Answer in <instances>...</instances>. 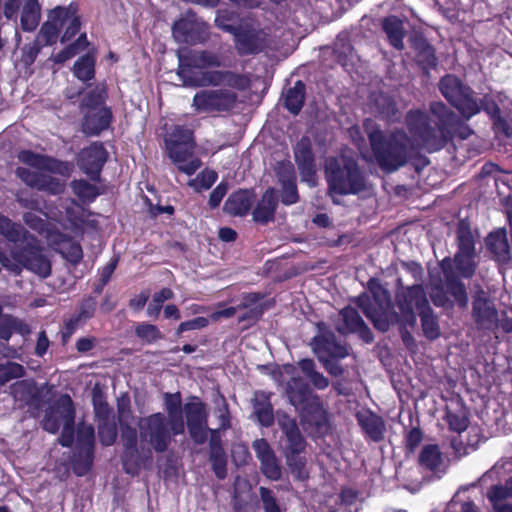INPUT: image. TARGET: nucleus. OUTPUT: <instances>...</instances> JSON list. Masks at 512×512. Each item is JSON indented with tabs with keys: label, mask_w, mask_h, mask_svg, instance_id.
I'll list each match as a JSON object with an SVG mask.
<instances>
[{
	"label": "nucleus",
	"mask_w": 512,
	"mask_h": 512,
	"mask_svg": "<svg viewBox=\"0 0 512 512\" xmlns=\"http://www.w3.org/2000/svg\"><path fill=\"white\" fill-rule=\"evenodd\" d=\"M445 288L453 303L458 304L460 307L467 306L468 296L465 285L462 282L454 277L446 276Z\"/></svg>",
	"instance_id": "40"
},
{
	"label": "nucleus",
	"mask_w": 512,
	"mask_h": 512,
	"mask_svg": "<svg viewBox=\"0 0 512 512\" xmlns=\"http://www.w3.org/2000/svg\"><path fill=\"white\" fill-rule=\"evenodd\" d=\"M325 169L329 190L333 193L357 194L365 188L364 176L350 155L328 158Z\"/></svg>",
	"instance_id": "4"
},
{
	"label": "nucleus",
	"mask_w": 512,
	"mask_h": 512,
	"mask_svg": "<svg viewBox=\"0 0 512 512\" xmlns=\"http://www.w3.org/2000/svg\"><path fill=\"white\" fill-rule=\"evenodd\" d=\"M231 89H203L198 91L192 100V108L198 114L226 112L237 103V94Z\"/></svg>",
	"instance_id": "12"
},
{
	"label": "nucleus",
	"mask_w": 512,
	"mask_h": 512,
	"mask_svg": "<svg viewBox=\"0 0 512 512\" xmlns=\"http://www.w3.org/2000/svg\"><path fill=\"white\" fill-rule=\"evenodd\" d=\"M376 105L383 116L391 120L396 119L397 110L395 103L389 97L380 95L376 100Z\"/></svg>",
	"instance_id": "57"
},
{
	"label": "nucleus",
	"mask_w": 512,
	"mask_h": 512,
	"mask_svg": "<svg viewBox=\"0 0 512 512\" xmlns=\"http://www.w3.org/2000/svg\"><path fill=\"white\" fill-rule=\"evenodd\" d=\"M65 17H67L66 7H55L48 16L47 22H45L39 33L38 41L42 45H52L56 43L59 32L65 25Z\"/></svg>",
	"instance_id": "22"
},
{
	"label": "nucleus",
	"mask_w": 512,
	"mask_h": 512,
	"mask_svg": "<svg viewBox=\"0 0 512 512\" xmlns=\"http://www.w3.org/2000/svg\"><path fill=\"white\" fill-rule=\"evenodd\" d=\"M369 302L370 299L368 295H361L357 300L358 306L362 309L366 317L374 323V326L380 331H387L389 328L387 319L388 310L372 309V304Z\"/></svg>",
	"instance_id": "34"
},
{
	"label": "nucleus",
	"mask_w": 512,
	"mask_h": 512,
	"mask_svg": "<svg viewBox=\"0 0 512 512\" xmlns=\"http://www.w3.org/2000/svg\"><path fill=\"white\" fill-rule=\"evenodd\" d=\"M420 464L427 469H436L441 463V453L436 445H426L423 447L420 456Z\"/></svg>",
	"instance_id": "48"
},
{
	"label": "nucleus",
	"mask_w": 512,
	"mask_h": 512,
	"mask_svg": "<svg viewBox=\"0 0 512 512\" xmlns=\"http://www.w3.org/2000/svg\"><path fill=\"white\" fill-rule=\"evenodd\" d=\"M135 334L137 335V337L146 341L147 343H153L158 339L163 338L162 333L155 325L145 322L136 325Z\"/></svg>",
	"instance_id": "53"
},
{
	"label": "nucleus",
	"mask_w": 512,
	"mask_h": 512,
	"mask_svg": "<svg viewBox=\"0 0 512 512\" xmlns=\"http://www.w3.org/2000/svg\"><path fill=\"white\" fill-rule=\"evenodd\" d=\"M356 417L359 425L372 441L379 442L384 439L386 427L380 416L367 410L358 412Z\"/></svg>",
	"instance_id": "24"
},
{
	"label": "nucleus",
	"mask_w": 512,
	"mask_h": 512,
	"mask_svg": "<svg viewBox=\"0 0 512 512\" xmlns=\"http://www.w3.org/2000/svg\"><path fill=\"white\" fill-rule=\"evenodd\" d=\"M95 432L92 425L81 424L77 430V449L79 455L84 457V465H74L78 475H83L90 467L93 458Z\"/></svg>",
	"instance_id": "21"
},
{
	"label": "nucleus",
	"mask_w": 512,
	"mask_h": 512,
	"mask_svg": "<svg viewBox=\"0 0 512 512\" xmlns=\"http://www.w3.org/2000/svg\"><path fill=\"white\" fill-rule=\"evenodd\" d=\"M397 307L400 311V320L403 324L414 326L416 323V314L429 306L426 293L421 285H413L401 289L396 296Z\"/></svg>",
	"instance_id": "13"
},
{
	"label": "nucleus",
	"mask_w": 512,
	"mask_h": 512,
	"mask_svg": "<svg viewBox=\"0 0 512 512\" xmlns=\"http://www.w3.org/2000/svg\"><path fill=\"white\" fill-rule=\"evenodd\" d=\"M169 158L177 168L187 174H194L200 167L201 161L194 155V141L191 130L176 126L165 139Z\"/></svg>",
	"instance_id": "6"
},
{
	"label": "nucleus",
	"mask_w": 512,
	"mask_h": 512,
	"mask_svg": "<svg viewBox=\"0 0 512 512\" xmlns=\"http://www.w3.org/2000/svg\"><path fill=\"white\" fill-rule=\"evenodd\" d=\"M208 324H209V320L207 318L197 317L195 319L182 322L178 326L177 333L181 334V333H183L185 331H189V330L202 329V328L208 326Z\"/></svg>",
	"instance_id": "62"
},
{
	"label": "nucleus",
	"mask_w": 512,
	"mask_h": 512,
	"mask_svg": "<svg viewBox=\"0 0 512 512\" xmlns=\"http://www.w3.org/2000/svg\"><path fill=\"white\" fill-rule=\"evenodd\" d=\"M58 251L64 258L74 264L78 263L83 257L80 244L70 240L60 243Z\"/></svg>",
	"instance_id": "50"
},
{
	"label": "nucleus",
	"mask_w": 512,
	"mask_h": 512,
	"mask_svg": "<svg viewBox=\"0 0 512 512\" xmlns=\"http://www.w3.org/2000/svg\"><path fill=\"white\" fill-rule=\"evenodd\" d=\"M74 416L71 398L68 395H62L46 410L42 420L43 429L54 434L62 427L59 442L68 447L73 442Z\"/></svg>",
	"instance_id": "8"
},
{
	"label": "nucleus",
	"mask_w": 512,
	"mask_h": 512,
	"mask_svg": "<svg viewBox=\"0 0 512 512\" xmlns=\"http://www.w3.org/2000/svg\"><path fill=\"white\" fill-rule=\"evenodd\" d=\"M181 400L179 394L171 395L166 394L165 406L167 411V420L170 421V426L175 434H183L185 431V422L183 419L182 411L180 409Z\"/></svg>",
	"instance_id": "31"
},
{
	"label": "nucleus",
	"mask_w": 512,
	"mask_h": 512,
	"mask_svg": "<svg viewBox=\"0 0 512 512\" xmlns=\"http://www.w3.org/2000/svg\"><path fill=\"white\" fill-rule=\"evenodd\" d=\"M211 461L215 474L223 479L226 476V458L221 448L212 447Z\"/></svg>",
	"instance_id": "56"
},
{
	"label": "nucleus",
	"mask_w": 512,
	"mask_h": 512,
	"mask_svg": "<svg viewBox=\"0 0 512 512\" xmlns=\"http://www.w3.org/2000/svg\"><path fill=\"white\" fill-rule=\"evenodd\" d=\"M253 203V194L248 190H239L231 194L224 204V211L235 216L248 213Z\"/></svg>",
	"instance_id": "30"
},
{
	"label": "nucleus",
	"mask_w": 512,
	"mask_h": 512,
	"mask_svg": "<svg viewBox=\"0 0 512 512\" xmlns=\"http://www.w3.org/2000/svg\"><path fill=\"white\" fill-rule=\"evenodd\" d=\"M0 234L4 236L7 240L19 244L21 246H26V240L35 239L32 235H30L25 229L19 225L12 223L9 218L2 215L0 213Z\"/></svg>",
	"instance_id": "32"
},
{
	"label": "nucleus",
	"mask_w": 512,
	"mask_h": 512,
	"mask_svg": "<svg viewBox=\"0 0 512 512\" xmlns=\"http://www.w3.org/2000/svg\"><path fill=\"white\" fill-rule=\"evenodd\" d=\"M369 291L373 296L375 307L372 309L389 310L391 298L389 292L383 288L377 280H370L368 283Z\"/></svg>",
	"instance_id": "43"
},
{
	"label": "nucleus",
	"mask_w": 512,
	"mask_h": 512,
	"mask_svg": "<svg viewBox=\"0 0 512 512\" xmlns=\"http://www.w3.org/2000/svg\"><path fill=\"white\" fill-rule=\"evenodd\" d=\"M40 21V6L37 0H26L21 13V27L24 31H33Z\"/></svg>",
	"instance_id": "37"
},
{
	"label": "nucleus",
	"mask_w": 512,
	"mask_h": 512,
	"mask_svg": "<svg viewBox=\"0 0 512 512\" xmlns=\"http://www.w3.org/2000/svg\"><path fill=\"white\" fill-rule=\"evenodd\" d=\"M279 180L282 183V202L291 205L298 201V193L295 182L294 169L291 163H283L278 171Z\"/></svg>",
	"instance_id": "27"
},
{
	"label": "nucleus",
	"mask_w": 512,
	"mask_h": 512,
	"mask_svg": "<svg viewBox=\"0 0 512 512\" xmlns=\"http://www.w3.org/2000/svg\"><path fill=\"white\" fill-rule=\"evenodd\" d=\"M221 66L220 57L208 51H192L188 55L179 56L177 74L184 86H228L234 90H244L249 86V79L232 71H206L196 72L194 69Z\"/></svg>",
	"instance_id": "2"
},
{
	"label": "nucleus",
	"mask_w": 512,
	"mask_h": 512,
	"mask_svg": "<svg viewBox=\"0 0 512 512\" xmlns=\"http://www.w3.org/2000/svg\"><path fill=\"white\" fill-rule=\"evenodd\" d=\"M107 151L102 143L94 142L88 148L83 149L78 158V165L85 174L94 179L107 160Z\"/></svg>",
	"instance_id": "18"
},
{
	"label": "nucleus",
	"mask_w": 512,
	"mask_h": 512,
	"mask_svg": "<svg viewBox=\"0 0 512 512\" xmlns=\"http://www.w3.org/2000/svg\"><path fill=\"white\" fill-rule=\"evenodd\" d=\"M173 37L181 43L196 44L206 40L207 24L189 11L176 21L172 28Z\"/></svg>",
	"instance_id": "15"
},
{
	"label": "nucleus",
	"mask_w": 512,
	"mask_h": 512,
	"mask_svg": "<svg viewBox=\"0 0 512 512\" xmlns=\"http://www.w3.org/2000/svg\"><path fill=\"white\" fill-rule=\"evenodd\" d=\"M266 34L254 29L235 33L236 48L241 54L258 52L264 47Z\"/></svg>",
	"instance_id": "26"
},
{
	"label": "nucleus",
	"mask_w": 512,
	"mask_h": 512,
	"mask_svg": "<svg viewBox=\"0 0 512 512\" xmlns=\"http://www.w3.org/2000/svg\"><path fill=\"white\" fill-rule=\"evenodd\" d=\"M256 301H257V296L256 295H252V294L248 295L245 298V301L243 303H241L240 305H238L237 307H228V308H225V309L214 311L210 315V318L214 322H218L222 318H225V319L231 318V317H233L236 314V312L238 310L246 309V308H248L250 306L251 303H255Z\"/></svg>",
	"instance_id": "51"
},
{
	"label": "nucleus",
	"mask_w": 512,
	"mask_h": 512,
	"mask_svg": "<svg viewBox=\"0 0 512 512\" xmlns=\"http://www.w3.org/2000/svg\"><path fill=\"white\" fill-rule=\"evenodd\" d=\"M305 85L297 81L294 87L290 88L285 96V106L293 114H297L304 103Z\"/></svg>",
	"instance_id": "39"
},
{
	"label": "nucleus",
	"mask_w": 512,
	"mask_h": 512,
	"mask_svg": "<svg viewBox=\"0 0 512 512\" xmlns=\"http://www.w3.org/2000/svg\"><path fill=\"white\" fill-rule=\"evenodd\" d=\"M472 319L480 331L493 332L498 327V311L488 294L480 289L472 301Z\"/></svg>",
	"instance_id": "14"
},
{
	"label": "nucleus",
	"mask_w": 512,
	"mask_h": 512,
	"mask_svg": "<svg viewBox=\"0 0 512 512\" xmlns=\"http://www.w3.org/2000/svg\"><path fill=\"white\" fill-rule=\"evenodd\" d=\"M64 26H66V29L61 39L62 42L69 41L79 32L80 20L75 16V12L70 8H67V17H65Z\"/></svg>",
	"instance_id": "55"
},
{
	"label": "nucleus",
	"mask_w": 512,
	"mask_h": 512,
	"mask_svg": "<svg viewBox=\"0 0 512 512\" xmlns=\"http://www.w3.org/2000/svg\"><path fill=\"white\" fill-rule=\"evenodd\" d=\"M458 252L476 253L472 231L463 222L460 223L457 231Z\"/></svg>",
	"instance_id": "47"
},
{
	"label": "nucleus",
	"mask_w": 512,
	"mask_h": 512,
	"mask_svg": "<svg viewBox=\"0 0 512 512\" xmlns=\"http://www.w3.org/2000/svg\"><path fill=\"white\" fill-rule=\"evenodd\" d=\"M260 496L265 512H281L271 490L265 487H260Z\"/></svg>",
	"instance_id": "59"
},
{
	"label": "nucleus",
	"mask_w": 512,
	"mask_h": 512,
	"mask_svg": "<svg viewBox=\"0 0 512 512\" xmlns=\"http://www.w3.org/2000/svg\"><path fill=\"white\" fill-rule=\"evenodd\" d=\"M487 497L496 512H512V477L504 485H494Z\"/></svg>",
	"instance_id": "25"
},
{
	"label": "nucleus",
	"mask_w": 512,
	"mask_h": 512,
	"mask_svg": "<svg viewBox=\"0 0 512 512\" xmlns=\"http://www.w3.org/2000/svg\"><path fill=\"white\" fill-rule=\"evenodd\" d=\"M252 447L257 459L260 461L262 473L271 480H278L281 477L279 461L265 439H256Z\"/></svg>",
	"instance_id": "20"
},
{
	"label": "nucleus",
	"mask_w": 512,
	"mask_h": 512,
	"mask_svg": "<svg viewBox=\"0 0 512 512\" xmlns=\"http://www.w3.org/2000/svg\"><path fill=\"white\" fill-rule=\"evenodd\" d=\"M278 422L288 442L287 464L297 479L304 480L308 477V472L305 469V459L300 454L305 449V440L294 419L284 415Z\"/></svg>",
	"instance_id": "10"
},
{
	"label": "nucleus",
	"mask_w": 512,
	"mask_h": 512,
	"mask_svg": "<svg viewBox=\"0 0 512 512\" xmlns=\"http://www.w3.org/2000/svg\"><path fill=\"white\" fill-rule=\"evenodd\" d=\"M454 264L462 277L470 278L474 275L477 267V254L457 252L454 257Z\"/></svg>",
	"instance_id": "38"
},
{
	"label": "nucleus",
	"mask_w": 512,
	"mask_h": 512,
	"mask_svg": "<svg viewBox=\"0 0 512 512\" xmlns=\"http://www.w3.org/2000/svg\"><path fill=\"white\" fill-rule=\"evenodd\" d=\"M138 429L141 444L149 446L144 451L145 458L150 457L151 449L157 453L165 452L172 442V437L178 435L172 431L170 421L163 413H154L140 418Z\"/></svg>",
	"instance_id": "7"
},
{
	"label": "nucleus",
	"mask_w": 512,
	"mask_h": 512,
	"mask_svg": "<svg viewBox=\"0 0 512 512\" xmlns=\"http://www.w3.org/2000/svg\"><path fill=\"white\" fill-rule=\"evenodd\" d=\"M254 414L263 426H270L273 423V408L269 395L265 392H256L253 399Z\"/></svg>",
	"instance_id": "35"
},
{
	"label": "nucleus",
	"mask_w": 512,
	"mask_h": 512,
	"mask_svg": "<svg viewBox=\"0 0 512 512\" xmlns=\"http://www.w3.org/2000/svg\"><path fill=\"white\" fill-rule=\"evenodd\" d=\"M106 92L103 87H97L87 97L85 105L88 110L83 122V132L87 135H98L108 129L112 121L111 110L103 105Z\"/></svg>",
	"instance_id": "11"
},
{
	"label": "nucleus",
	"mask_w": 512,
	"mask_h": 512,
	"mask_svg": "<svg viewBox=\"0 0 512 512\" xmlns=\"http://www.w3.org/2000/svg\"><path fill=\"white\" fill-rule=\"evenodd\" d=\"M419 316L424 335L430 340L438 338L440 335V326L430 306L426 307L424 310H420Z\"/></svg>",
	"instance_id": "41"
},
{
	"label": "nucleus",
	"mask_w": 512,
	"mask_h": 512,
	"mask_svg": "<svg viewBox=\"0 0 512 512\" xmlns=\"http://www.w3.org/2000/svg\"><path fill=\"white\" fill-rule=\"evenodd\" d=\"M430 111L438 120L435 127L430 126L426 114L421 111H410L407 114L406 122L413 140L400 130L385 136L372 120L364 122L373 154L381 169L387 172L396 171L406 164L416 148L423 147L428 152H433L445 145V130L453 124L455 115L442 102L431 103Z\"/></svg>",
	"instance_id": "1"
},
{
	"label": "nucleus",
	"mask_w": 512,
	"mask_h": 512,
	"mask_svg": "<svg viewBox=\"0 0 512 512\" xmlns=\"http://www.w3.org/2000/svg\"><path fill=\"white\" fill-rule=\"evenodd\" d=\"M335 328L342 334L349 332H361L363 333V338L366 341H370L372 339L364 321L357 310L352 307H346L338 313V320L335 323Z\"/></svg>",
	"instance_id": "23"
},
{
	"label": "nucleus",
	"mask_w": 512,
	"mask_h": 512,
	"mask_svg": "<svg viewBox=\"0 0 512 512\" xmlns=\"http://www.w3.org/2000/svg\"><path fill=\"white\" fill-rule=\"evenodd\" d=\"M74 194L82 202H92L99 194L97 187L85 180H75L71 184Z\"/></svg>",
	"instance_id": "45"
},
{
	"label": "nucleus",
	"mask_w": 512,
	"mask_h": 512,
	"mask_svg": "<svg viewBox=\"0 0 512 512\" xmlns=\"http://www.w3.org/2000/svg\"><path fill=\"white\" fill-rule=\"evenodd\" d=\"M439 90L466 119L476 115L481 109L473 91L454 75L444 76L439 82Z\"/></svg>",
	"instance_id": "9"
},
{
	"label": "nucleus",
	"mask_w": 512,
	"mask_h": 512,
	"mask_svg": "<svg viewBox=\"0 0 512 512\" xmlns=\"http://www.w3.org/2000/svg\"><path fill=\"white\" fill-rule=\"evenodd\" d=\"M88 44L86 34H81L73 44L67 46L61 52L54 55L53 61L55 63H64L74 57L78 52L86 49Z\"/></svg>",
	"instance_id": "44"
},
{
	"label": "nucleus",
	"mask_w": 512,
	"mask_h": 512,
	"mask_svg": "<svg viewBox=\"0 0 512 512\" xmlns=\"http://www.w3.org/2000/svg\"><path fill=\"white\" fill-rule=\"evenodd\" d=\"M71 203L74 207L66 208V216L73 227H78L83 222V209L76 205L74 201Z\"/></svg>",
	"instance_id": "63"
},
{
	"label": "nucleus",
	"mask_w": 512,
	"mask_h": 512,
	"mask_svg": "<svg viewBox=\"0 0 512 512\" xmlns=\"http://www.w3.org/2000/svg\"><path fill=\"white\" fill-rule=\"evenodd\" d=\"M324 328V323H319V335L315 336L312 340V348L318 359L346 357L349 354L347 347L338 343L335 335L325 331Z\"/></svg>",
	"instance_id": "16"
},
{
	"label": "nucleus",
	"mask_w": 512,
	"mask_h": 512,
	"mask_svg": "<svg viewBox=\"0 0 512 512\" xmlns=\"http://www.w3.org/2000/svg\"><path fill=\"white\" fill-rule=\"evenodd\" d=\"M207 423L188 426L191 438L195 443L202 444L207 439Z\"/></svg>",
	"instance_id": "64"
},
{
	"label": "nucleus",
	"mask_w": 512,
	"mask_h": 512,
	"mask_svg": "<svg viewBox=\"0 0 512 512\" xmlns=\"http://www.w3.org/2000/svg\"><path fill=\"white\" fill-rule=\"evenodd\" d=\"M485 243L487 249L493 254L497 261L505 263L510 259L509 245L504 229L491 232L487 236Z\"/></svg>",
	"instance_id": "29"
},
{
	"label": "nucleus",
	"mask_w": 512,
	"mask_h": 512,
	"mask_svg": "<svg viewBox=\"0 0 512 512\" xmlns=\"http://www.w3.org/2000/svg\"><path fill=\"white\" fill-rule=\"evenodd\" d=\"M184 412L186 415L187 426L207 423L205 406L200 401L195 400L186 403L184 406Z\"/></svg>",
	"instance_id": "42"
},
{
	"label": "nucleus",
	"mask_w": 512,
	"mask_h": 512,
	"mask_svg": "<svg viewBox=\"0 0 512 512\" xmlns=\"http://www.w3.org/2000/svg\"><path fill=\"white\" fill-rule=\"evenodd\" d=\"M173 296H174V293L169 288H163L159 292H156L153 295L152 301L150 302V304L147 307V315L149 317H158V315L161 311V308H162V304L165 301L172 299Z\"/></svg>",
	"instance_id": "49"
},
{
	"label": "nucleus",
	"mask_w": 512,
	"mask_h": 512,
	"mask_svg": "<svg viewBox=\"0 0 512 512\" xmlns=\"http://www.w3.org/2000/svg\"><path fill=\"white\" fill-rule=\"evenodd\" d=\"M287 396L293 406L304 409L311 397V391L301 378H292L287 384Z\"/></svg>",
	"instance_id": "33"
},
{
	"label": "nucleus",
	"mask_w": 512,
	"mask_h": 512,
	"mask_svg": "<svg viewBox=\"0 0 512 512\" xmlns=\"http://www.w3.org/2000/svg\"><path fill=\"white\" fill-rule=\"evenodd\" d=\"M121 440L124 445L123 465L128 473L134 474L144 458V454L142 455L138 449L136 430L122 426Z\"/></svg>",
	"instance_id": "19"
},
{
	"label": "nucleus",
	"mask_w": 512,
	"mask_h": 512,
	"mask_svg": "<svg viewBox=\"0 0 512 512\" xmlns=\"http://www.w3.org/2000/svg\"><path fill=\"white\" fill-rule=\"evenodd\" d=\"M10 255L11 258L0 251V263L8 271L19 275L26 268L43 278L50 275V262L41 253L36 239L27 238L26 246L15 244Z\"/></svg>",
	"instance_id": "5"
},
{
	"label": "nucleus",
	"mask_w": 512,
	"mask_h": 512,
	"mask_svg": "<svg viewBox=\"0 0 512 512\" xmlns=\"http://www.w3.org/2000/svg\"><path fill=\"white\" fill-rule=\"evenodd\" d=\"M98 435L103 445H112L115 442L117 436L115 425L109 423L101 424L98 428Z\"/></svg>",
	"instance_id": "58"
},
{
	"label": "nucleus",
	"mask_w": 512,
	"mask_h": 512,
	"mask_svg": "<svg viewBox=\"0 0 512 512\" xmlns=\"http://www.w3.org/2000/svg\"><path fill=\"white\" fill-rule=\"evenodd\" d=\"M295 161L300 171L301 181L308 186L317 184L314 157L311 151V143L308 138H302L294 149Z\"/></svg>",
	"instance_id": "17"
},
{
	"label": "nucleus",
	"mask_w": 512,
	"mask_h": 512,
	"mask_svg": "<svg viewBox=\"0 0 512 512\" xmlns=\"http://www.w3.org/2000/svg\"><path fill=\"white\" fill-rule=\"evenodd\" d=\"M94 64L93 56L87 54L81 57L74 64V75L81 81H87L94 77Z\"/></svg>",
	"instance_id": "46"
},
{
	"label": "nucleus",
	"mask_w": 512,
	"mask_h": 512,
	"mask_svg": "<svg viewBox=\"0 0 512 512\" xmlns=\"http://www.w3.org/2000/svg\"><path fill=\"white\" fill-rule=\"evenodd\" d=\"M278 205V197L274 189L266 190L253 210V219L256 222L267 223L274 219Z\"/></svg>",
	"instance_id": "28"
},
{
	"label": "nucleus",
	"mask_w": 512,
	"mask_h": 512,
	"mask_svg": "<svg viewBox=\"0 0 512 512\" xmlns=\"http://www.w3.org/2000/svg\"><path fill=\"white\" fill-rule=\"evenodd\" d=\"M382 26L389 39V42L396 49H403L404 28L402 21L396 16H389L383 20Z\"/></svg>",
	"instance_id": "36"
},
{
	"label": "nucleus",
	"mask_w": 512,
	"mask_h": 512,
	"mask_svg": "<svg viewBox=\"0 0 512 512\" xmlns=\"http://www.w3.org/2000/svg\"><path fill=\"white\" fill-rule=\"evenodd\" d=\"M217 174L213 170H203L196 178L189 181V185L196 191L209 189L216 181Z\"/></svg>",
	"instance_id": "54"
},
{
	"label": "nucleus",
	"mask_w": 512,
	"mask_h": 512,
	"mask_svg": "<svg viewBox=\"0 0 512 512\" xmlns=\"http://www.w3.org/2000/svg\"><path fill=\"white\" fill-rule=\"evenodd\" d=\"M23 375L24 368L18 363L7 362L5 364H0V386L12 379L20 378Z\"/></svg>",
	"instance_id": "52"
},
{
	"label": "nucleus",
	"mask_w": 512,
	"mask_h": 512,
	"mask_svg": "<svg viewBox=\"0 0 512 512\" xmlns=\"http://www.w3.org/2000/svg\"><path fill=\"white\" fill-rule=\"evenodd\" d=\"M18 159L38 171L26 167H19L16 175L28 186L50 194L57 195L64 191L65 183L44 173V171L68 177L72 172V164L56 160L28 150L21 151Z\"/></svg>",
	"instance_id": "3"
},
{
	"label": "nucleus",
	"mask_w": 512,
	"mask_h": 512,
	"mask_svg": "<svg viewBox=\"0 0 512 512\" xmlns=\"http://www.w3.org/2000/svg\"><path fill=\"white\" fill-rule=\"evenodd\" d=\"M432 302L439 307H451L453 305L452 300L448 296L447 290L441 287H435L431 291Z\"/></svg>",
	"instance_id": "60"
},
{
	"label": "nucleus",
	"mask_w": 512,
	"mask_h": 512,
	"mask_svg": "<svg viewBox=\"0 0 512 512\" xmlns=\"http://www.w3.org/2000/svg\"><path fill=\"white\" fill-rule=\"evenodd\" d=\"M447 422L450 429L458 433L465 431L468 427V419L465 416L456 413H448Z\"/></svg>",
	"instance_id": "61"
}]
</instances>
